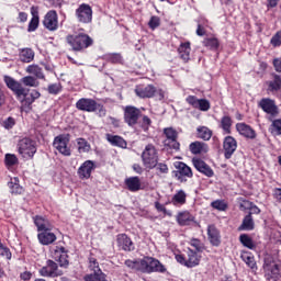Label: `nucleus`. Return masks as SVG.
Masks as SVG:
<instances>
[{"mask_svg":"<svg viewBox=\"0 0 281 281\" xmlns=\"http://www.w3.org/2000/svg\"><path fill=\"white\" fill-rule=\"evenodd\" d=\"M21 280L27 281L32 280V272L30 271H24L20 274Z\"/></svg>","mask_w":281,"mask_h":281,"instance_id":"63","label":"nucleus"},{"mask_svg":"<svg viewBox=\"0 0 281 281\" xmlns=\"http://www.w3.org/2000/svg\"><path fill=\"white\" fill-rule=\"evenodd\" d=\"M142 273H166V267L156 258L145 257L140 259Z\"/></svg>","mask_w":281,"mask_h":281,"instance_id":"3","label":"nucleus"},{"mask_svg":"<svg viewBox=\"0 0 281 281\" xmlns=\"http://www.w3.org/2000/svg\"><path fill=\"white\" fill-rule=\"evenodd\" d=\"M256 227V224L254 222V216H251V213H248L243 222L241 225L238 227L239 232H252V229Z\"/></svg>","mask_w":281,"mask_h":281,"instance_id":"33","label":"nucleus"},{"mask_svg":"<svg viewBox=\"0 0 281 281\" xmlns=\"http://www.w3.org/2000/svg\"><path fill=\"white\" fill-rule=\"evenodd\" d=\"M77 144L79 153H89V150H91V145L85 138H78Z\"/></svg>","mask_w":281,"mask_h":281,"instance_id":"44","label":"nucleus"},{"mask_svg":"<svg viewBox=\"0 0 281 281\" xmlns=\"http://www.w3.org/2000/svg\"><path fill=\"white\" fill-rule=\"evenodd\" d=\"M207 236L211 245L213 247H218L221 245V233L218 232V228L214 225H209L207 227Z\"/></svg>","mask_w":281,"mask_h":281,"instance_id":"26","label":"nucleus"},{"mask_svg":"<svg viewBox=\"0 0 281 281\" xmlns=\"http://www.w3.org/2000/svg\"><path fill=\"white\" fill-rule=\"evenodd\" d=\"M196 35L198 36H205V29L201 24H198Z\"/></svg>","mask_w":281,"mask_h":281,"instance_id":"64","label":"nucleus"},{"mask_svg":"<svg viewBox=\"0 0 281 281\" xmlns=\"http://www.w3.org/2000/svg\"><path fill=\"white\" fill-rule=\"evenodd\" d=\"M223 148L225 159H232L236 148H238V142L233 136H226L223 142Z\"/></svg>","mask_w":281,"mask_h":281,"instance_id":"16","label":"nucleus"},{"mask_svg":"<svg viewBox=\"0 0 281 281\" xmlns=\"http://www.w3.org/2000/svg\"><path fill=\"white\" fill-rule=\"evenodd\" d=\"M66 43L71 46L72 52H83L93 45V38L86 33H76L67 35Z\"/></svg>","mask_w":281,"mask_h":281,"instance_id":"2","label":"nucleus"},{"mask_svg":"<svg viewBox=\"0 0 281 281\" xmlns=\"http://www.w3.org/2000/svg\"><path fill=\"white\" fill-rule=\"evenodd\" d=\"M192 164H193L195 170H198V172H201L205 177L210 178V177H212L214 175V170L212 169V167H210V165L204 162L203 159H201V158H193L192 159Z\"/></svg>","mask_w":281,"mask_h":281,"instance_id":"20","label":"nucleus"},{"mask_svg":"<svg viewBox=\"0 0 281 281\" xmlns=\"http://www.w3.org/2000/svg\"><path fill=\"white\" fill-rule=\"evenodd\" d=\"M148 25H149L150 30H157V27H159V25H161V20L159 19V16L154 15L150 18Z\"/></svg>","mask_w":281,"mask_h":281,"instance_id":"54","label":"nucleus"},{"mask_svg":"<svg viewBox=\"0 0 281 281\" xmlns=\"http://www.w3.org/2000/svg\"><path fill=\"white\" fill-rule=\"evenodd\" d=\"M154 205L157 212H162L165 216H172V212L168 211V209H166V205L159 203V201H156Z\"/></svg>","mask_w":281,"mask_h":281,"instance_id":"52","label":"nucleus"},{"mask_svg":"<svg viewBox=\"0 0 281 281\" xmlns=\"http://www.w3.org/2000/svg\"><path fill=\"white\" fill-rule=\"evenodd\" d=\"M190 52H192V48L190 47V42L182 43L178 48V54L184 63H188V60H190Z\"/></svg>","mask_w":281,"mask_h":281,"instance_id":"36","label":"nucleus"},{"mask_svg":"<svg viewBox=\"0 0 281 281\" xmlns=\"http://www.w3.org/2000/svg\"><path fill=\"white\" fill-rule=\"evenodd\" d=\"M273 47H280L281 45V31L277 32L276 35L270 41Z\"/></svg>","mask_w":281,"mask_h":281,"instance_id":"59","label":"nucleus"},{"mask_svg":"<svg viewBox=\"0 0 281 281\" xmlns=\"http://www.w3.org/2000/svg\"><path fill=\"white\" fill-rule=\"evenodd\" d=\"M21 81L25 87H38V81L32 76H26Z\"/></svg>","mask_w":281,"mask_h":281,"instance_id":"51","label":"nucleus"},{"mask_svg":"<svg viewBox=\"0 0 281 281\" xmlns=\"http://www.w3.org/2000/svg\"><path fill=\"white\" fill-rule=\"evenodd\" d=\"M186 100L193 109H199V111H210V101H207V99H199L195 95H189Z\"/></svg>","mask_w":281,"mask_h":281,"instance_id":"19","label":"nucleus"},{"mask_svg":"<svg viewBox=\"0 0 281 281\" xmlns=\"http://www.w3.org/2000/svg\"><path fill=\"white\" fill-rule=\"evenodd\" d=\"M142 161L147 170H153L155 166H157V162L159 161V154L155 145L148 144L145 146V149L142 153Z\"/></svg>","mask_w":281,"mask_h":281,"instance_id":"4","label":"nucleus"},{"mask_svg":"<svg viewBox=\"0 0 281 281\" xmlns=\"http://www.w3.org/2000/svg\"><path fill=\"white\" fill-rule=\"evenodd\" d=\"M190 245H191V247L195 248L194 251H196L198 254L203 251V243H201L199 239H196V238L191 239Z\"/></svg>","mask_w":281,"mask_h":281,"instance_id":"55","label":"nucleus"},{"mask_svg":"<svg viewBox=\"0 0 281 281\" xmlns=\"http://www.w3.org/2000/svg\"><path fill=\"white\" fill-rule=\"evenodd\" d=\"M109 60L110 63H113V64L122 63V55L117 53L111 54L109 56Z\"/></svg>","mask_w":281,"mask_h":281,"instance_id":"61","label":"nucleus"},{"mask_svg":"<svg viewBox=\"0 0 281 281\" xmlns=\"http://www.w3.org/2000/svg\"><path fill=\"white\" fill-rule=\"evenodd\" d=\"M11 194H23L25 190L21 184H19V178H11V181L8 183Z\"/></svg>","mask_w":281,"mask_h":281,"instance_id":"38","label":"nucleus"},{"mask_svg":"<svg viewBox=\"0 0 281 281\" xmlns=\"http://www.w3.org/2000/svg\"><path fill=\"white\" fill-rule=\"evenodd\" d=\"M95 106L97 101L91 98H81L76 102V109L86 113H95Z\"/></svg>","mask_w":281,"mask_h":281,"instance_id":"18","label":"nucleus"},{"mask_svg":"<svg viewBox=\"0 0 281 281\" xmlns=\"http://www.w3.org/2000/svg\"><path fill=\"white\" fill-rule=\"evenodd\" d=\"M139 115H142V111L133 105H127L124 109V120L125 124L128 126H135L137 121L139 120Z\"/></svg>","mask_w":281,"mask_h":281,"instance_id":"13","label":"nucleus"},{"mask_svg":"<svg viewBox=\"0 0 281 281\" xmlns=\"http://www.w3.org/2000/svg\"><path fill=\"white\" fill-rule=\"evenodd\" d=\"M271 80L267 82L269 91H280L281 89V77L280 75L272 72Z\"/></svg>","mask_w":281,"mask_h":281,"instance_id":"37","label":"nucleus"},{"mask_svg":"<svg viewBox=\"0 0 281 281\" xmlns=\"http://www.w3.org/2000/svg\"><path fill=\"white\" fill-rule=\"evenodd\" d=\"M204 45H205V47H210L211 49L216 50V49H218L220 43L216 37H210V38L204 40Z\"/></svg>","mask_w":281,"mask_h":281,"instance_id":"47","label":"nucleus"},{"mask_svg":"<svg viewBox=\"0 0 281 281\" xmlns=\"http://www.w3.org/2000/svg\"><path fill=\"white\" fill-rule=\"evenodd\" d=\"M241 260H244V262L247 265V267H249L250 269H258V266L256 265V259L254 258V255H251L250 252H244L241 254Z\"/></svg>","mask_w":281,"mask_h":281,"instance_id":"41","label":"nucleus"},{"mask_svg":"<svg viewBox=\"0 0 281 281\" xmlns=\"http://www.w3.org/2000/svg\"><path fill=\"white\" fill-rule=\"evenodd\" d=\"M33 221L35 223V226L37 227V232H45L47 229H54V225H52V223L49 222V220L41 216V215H36L35 217H33Z\"/></svg>","mask_w":281,"mask_h":281,"instance_id":"27","label":"nucleus"},{"mask_svg":"<svg viewBox=\"0 0 281 281\" xmlns=\"http://www.w3.org/2000/svg\"><path fill=\"white\" fill-rule=\"evenodd\" d=\"M236 131L247 139H256V131L245 123H237Z\"/></svg>","mask_w":281,"mask_h":281,"instance_id":"25","label":"nucleus"},{"mask_svg":"<svg viewBox=\"0 0 281 281\" xmlns=\"http://www.w3.org/2000/svg\"><path fill=\"white\" fill-rule=\"evenodd\" d=\"M31 14L32 19L29 23L27 32H36L40 24L38 7H31Z\"/></svg>","mask_w":281,"mask_h":281,"instance_id":"30","label":"nucleus"},{"mask_svg":"<svg viewBox=\"0 0 281 281\" xmlns=\"http://www.w3.org/2000/svg\"><path fill=\"white\" fill-rule=\"evenodd\" d=\"M125 186L130 192H139V190H142V181L139 180V177L125 179Z\"/></svg>","mask_w":281,"mask_h":281,"instance_id":"34","label":"nucleus"},{"mask_svg":"<svg viewBox=\"0 0 281 281\" xmlns=\"http://www.w3.org/2000/svg\"><path fill=\"white\" fill-rule=\"evenodd\" d=\"M42 23L48 32H56L58 30V13L56 10L48 11Z\"/></svg>","mask_w":281,"mask_h":281,"instance_id":"14","label":"nucleus"},{"mask_svg":"<svg viewBox=\"0 0 281 281\" xmlns=\"http://www.w3.org/2000/svg\"><path fill=\"white\" fill-rule=\"evenodd\" d=\"M105 139L111 144V146H116L119 148H126V146H128L126 140L119 135L106 134Z\"/></svg>","mask_w":281,"mask_h":281,"instance_id":"31","label":"nucleus"},{"mask_svg":"<svg viewBox=\"0 0 281 281\" xmlns=\"http://www.w3.org/2000/svg\"><path fill=\"white\" fill-rule=\"evenodd\" d=\"M26 74L35 76L38 80H45V74H43V68H41L38 65L27 66Z\"/></svg>","mask_w":281,"mask_h":281,"instance_id":"39","label":"nucleus"},{"mask_svg":"<svg viewBox=\"0 0 281 281\" xmlns=\"http://www.w3.org/2000/svg\"><path fill=\"white\" fill-rule=\"evenodd\" d=\"M95 169V165L92 160H86L78 169V175L80 179H89L91 172Z\"/></svg>","mask_w":281,"mask_h":281,"instance_id":"23","label":"nucleus"},{"mask_svg":"<svg viewBox=\"0 0 281 281\" xmlns=\"http://www.w3.org/2000/svg\"><path fill=\"white\" fill-rule=\"evenodd\" d=\"M117 246L123 249V251H134L135 244L133 240L130 239L128 235L126 234H119L116 237Z\"/></svg>","mask_w":281,"mask_h":281,"instance_id":"22","label":"nucleus"},{"mask_svg":"<svg viewBox=\"0 0 281 281\" xmlns=\"http://www.w3.org/2000/svg\"><path fill=\"white\" fill-rule=\"evenodd\" d=\"M176 220L178 225H180L181 227H186L187 225H190L192 222H194V216H192L190 212L183 211L178 213Z\"/></svg>","mask_w":281,"mask_h":281,"instance_id":"32","label":"nucleus"},{"mask_svg":"<svg viewBox=\"0 0 281 281\" xmlns=\"http://www.w3.org/2000/svg\"><path fill=\"white\" fill-rule=\"evenodd\" d=\"M134 91L138 98H153L157 93V88L153 85L136 86Z\"/></svg>","mask_w":281,"mask_h":281,"instance_id":"21","label":"nucleus"},{"mask_svg":"<svg viewBox=\"0 0 281 281\" xmlns=\"http://www.w3.org/2000/svg\"><path fill=\"white\" fill-rule=\"evenodd\" d=\"M18 150L24 159H32L36 155V142L32 138H22L18 144Z\"/></svg>","mask_w":281,"mask_h":281,"instance_id":"5","label":"nucleus"},{"mask_svg":"<svg viewBox=\"0 0 281 281\" xmlns=\"http://www.w3.org/2000/svg\"><path fill=\"white\" fill-rule=\"evenodd\" d=\"M54 148L60 153V155H64L65 157L71 156V149L69 148V136L61 134L55 137L53 142Z\"/></svg>","mask_w":281,"mask_h":281,"instance_id":"11","label":"nucleus"},{"mask_svg":"<svg viewBox=\"0 0 281 281\" xmlns=\"http://www.w3.org/2000/svg\"><path fill=\"white\" fill-rule=\"evenodd\" d=\"M4 161H5L7 166H14V165H16V161H19V159L16 158L15 155L7 154Z\"/></svg>","mask_w":281,"mask_h":281,"instance_id":"56","label":"nucleus"},{"mask_svg":"<svg viewBox=\"0 0 281 281\" xmlns=\"http://www.w3.org/2000/svg\"><path fill=\"white\" fill-rule=\"evenodd\" d=\"M4 82L8 89L13 91L16 100L21 102V111H24V113H30V111H32V104H34V102L41 98V92H38V90H32L30 92V89L23 87V85L10 76H4Z\"/></svg>","mask_w":281,"mask_h":281,"instance_id":"1","label":"nucleus"},{"mask_svg":"<svg viewBox=\"0 0 281 281\" xmlns=\"http://www.w3.org/2000/svg\"><path fill=\"white\" fill-rule=\"evenodd\" d=\"M221 127L225 133H232V117L223 116L221 120Z\"/></svg>","mask_w":281,"mask_h":281,"instance_id":"45","label":"nucleus"},{"mask_svg":"<svg viewBox=\"0 0 281 281\" xmlns=\"http://www.w3.org/2000/svg\"><path fill=\"white\" fill-rule=\"evenodd\" d=\"M211 207L218 210L220 212H225V210H227V203L223 200H216L211 203Z\"/></svg>","mask_w":281,"mask_h":281,"instance_id":"48","label":"nucleus"},{"mask_svg":"<svg viewBox=\"0 0 281 281\" xmlns=\"http://www.w3.org/2000/svg\"><path fill=\"white\" fill-rule=\"evenodd\" d=\"M37 238L41 245H53V243H56V234H54L52 229L40 232Z\"/></svg>","mask_w":281,"mask_h":281,"instance_id":"24","label":"nucleus"},{"mask_svg":"<svg viewBox=\"0 0 281 281\" xmlns=\"http://www.w3.org/2000/svg\"><path fill=\"white\" fill-rule=\"evenodd\" d=\"M259 106L265 113H267V120L269 122H273V117H277V115L280 113L278 105H276V101L269 98L261 99L259 101Z\"/></svg>","mask_w":281,"mask_h":281,"instance_id":"9","label":"nucleus"},{"mask_svg":"<svg viewBox=\"0 0 281 281\" xmlns=\"http://www.w3.org/2000/svg\"><path fill=\"white\" fill-rule=\"evenodd\" d=\"M272 65L278 74H281V59L274 58Z\"/></svg>","mask_w":281,"mask_h":281,"instance_id":"62","label":"nucleus"},{"mask_svg":"<svg viewBox=\"0 0 281 281\" xmlns=\"http://www.w3.org/2000/svg\"><path fill=\"white\" fill-rule=\"evenodd\" d=\"M89 269L90 271H93V273H100L102 269H100V263H98V260L93 257L89 258Z\"/></svg>","mask_w":281,"mask_h":281,"instance_id":"49","label":"nucleus"},{"mask_svg":"<svg viewBox=\"0 0 281 281\" xmlns=\"http://www.w3.org/2000/svg\"><path fill=\"white\" fill-rule=\"evenodd\" d=\"M187 199H188V194H186V191L179 190L171 198V204L175 205L176 207H180V205H186Z\"/></svg>","mask_w":281,"mask_h":281,"instance_id":"35","label":"nucleus"},{"mask_svg":"<svg viewBox=\"0 0 281 281\" xmlns=\"http://www.w3.org/2000/svg\"><path fill=\"white\" fill-rule=\"evenodd\" d=\"M42 278H60L63 276V270L58 269V263L56 261L48 259L46 266L42 267L38 270Z\"/></svg>","mask_w":281,"mask_h":281,"instance_id":"10","label":"nucleus"},{"mask_svg":"<svg viewBox=\"0 0 281 281\" xmlns=\"http://www.w3.org/2000/svg\"><path fill=\"white\" fill-rule=\"evenodd\" d=\"M140 262H142V259L134 260V261L131 259L125 260V265L128 267V269H135L136 271H142Z\"/></svg>","mask_w":281,"mask_h":281,"instance_id":"50","label":"nucleus"},{"mask_svg":"<svg viewBox=\"0 0 281 281\" xmlns=\"http://www.w3.org/2000/svg\"><path fill=\"white\" fill-rule=\"evenodd\" d=\"M160 175H168V165L164 162H156V166L154 167Z\"/></svg>","mask_w":281,"mask_h":281,"instance_id":"57","label":"nucleus"},{"mask_svg":"<svg viewBox=\"0 0 281 281\" xmlns=\"http://www.w3.org/2000/svg\"><path fill=\"white\" fill-rule=\"evenodd\" d=\"M76 16L79 23H91L93 21V10L91 5L82 3L76 10Z\"/></svg>","mask_w":281,"mask_h":281,"instance_id":"12","label":"nucleus"},{"mask_svg":"<svg viewBox=\"0 0 281 281\" xmlns=\"http://www.w3.org/2000/svg\"><path fill=\"white\" fill-rule=\"evenodd\" d=\"M271 125L269 127V133H271V135H273L274 137H278L281 135V119H277L274 120L272 117Z\"/></svg>","mask_w":281,"mask_h":281,"instance_id":"40","label":"nucleus"},{"mask_svg":"<svg viewBox=\"0 0 281 281\" xmlns=\"http://www.w3.org/2000/svg\"><path fill=\"white\" fill-rule=\"evenodd\" d=\"M16 124V121L14 120V117L9 116L8 119H5L2 122V126L3 128H5L7 131H10L11 128H14V125Z\"/></svg>","mask_w":281,"mask_h":281,"instance_id":"53","label":"nucleus"},{"mask_svg":"<svg viewBox=\"0 0 281 281\" xmlns=\"http://www.w3.org/2000/svg\"><path fill=\"white\" fill-rule=\"evenodd\" d=\"M176 260L177 262L183 265L184 267H188L189 269L199 266V262H201L199 252L192 250V248H188L187 257H184L183 255H176Z\"/></svg>","mask_w":281,"mask_h":281,"instance_id":"7","label":"nucleus"},{"mask_svg":"<svg viewBox=\"0 0 281 281\" xmlns=\"http://www.w3.org/2000/svg\"><path fill=\"white\" fill-rule=\"evenodd\" d=\"M176 168H177L176 178L178 179V181H180L181 183H186L188 179H192L193 177L192 168L186 165V162H178L176 165ZM186 177L188 179H186Z\"/></svg>","mask_w":281,"mask_h":281,"instance_id":"15","label":"nucleus"},{"mask_svg":"<svg viewBox=\"0 0 281 281\" xmlns=\"http://www.w3.org/2000/svg\"><path fill=\"white\" fill-rule=\"evenodd\" d=\"M53 257L63 269H67V267H69V255H67V249H65V247H56L53 252Z\"/></svg>","mask_w":281,"mask_h":281,"instance_id":"17","label":"nucleus"},{"mask_svg":"<svg viewBox=\"0 0 281 281\" xmlns=\"http://www.w3.org/2000/svg\"><path fill=\"white\" fill-rule=\"evenodd\" d=\"M239 241L241 243V245L244 247H247V249H255L256 248V244L254 243V239H251V237H249V235L247 234H243L239 236Z\"/></svg>","mask_w":281,"mask_h":281,"instance_id":"43","label":"nucleus"},{"mask_svg":"<svg viewBox=\"0 0 281 281\" xmlns=\"http://www.w3.org/2000/svg\"><path fill=\"white\" fill-rule=\"evenodd\" d=\"M36 54L34 53V49L30 47L25 48H19V60L20 63H32L34 60V57Z\"/></svg>","mask_w":281,"mask_h":281,"instance_id":"28","label":"nucleus"},{"mask_svg":"<svg viewBox=\"0 0 281 281\" xmlns=\"http://www.w3.org/2000/svg\"><path fill=\"white\" fill-rule=\"evenodd\" d=\"M47 91L48 93H50V95H58V93L63 91V86L60 85V82L50 83L47 88Z\"/></svg>","mask_w":281,"mask_h":281,"instance_id":"46","label":"nucleus"},{"mask_svg":"<svg viewBox=\"0 0 281 281\" xmlns=\"http://www.w3.org/2000/svg\"><path fill=\"white\" fill-rule=\"evenodd\" d=\"M263 271L267 281H278L281 278V267L276 261L266 260Z\"/></svg>","mask_w":281,"mask_h":281,"instance_id":"8","label":"nucleus"},{"mask_svg":"<svg viewBox=\"0 0 281 281\" xmlns=\"http://www.w3.org/2000/svg\"><path fill=\"white\" fill-rule=\"evenodd\" d=\"M165 139L162 142L165 148H170V150H179L181 144H179V133L172 127H166L164 130Z\"/></svg>","mask_w":281,"mask_h":281,"instance_id":"6","label":"nucleus"},{"mask_svg":"<svg viewBox=\"0 0 281 281\" xmlns=\"http://www.w3.org/2000/svg\"><path fill=\"white\" fill-rule=\"evenodd\" d=\"M0 256H3L7 258V260H10L12 258V252H10V248L2 246L0 247Z\"/></svg>","mask_w":281,"mask_h":281,"instance_id":"60","label":"nucleus"},{"mask_svg":"<svg viewBox=\"0 0 281 281\" xmlns=\"http://www.w3.org/2000/svg\"><path fill=\"white\" fill-rule=\"evenodd\" d=\"M95 111L99 117H106V108H104L103 104L98 103V101L95 105Z\"/></svg>","mask_w":281,"mask_h":281,"instance_id":"58","label":"nucleus"},{"mask_svg":"<svg viewBox=\"0 0 281 281\" xmlns=\"http://www.w3.org/2000/svg\"><path fill=\"white\" fill-rule=\"evenodd\" d=\"M198 137L204 142H210L212 139V130L205 126L198 127Z\"/></svg>","mask_w":281,"mask_h":281,"instance_id":"42","label":"nucleus"},{"mask_svg":"<svg viewBox=\"0 0 281 281\" xmlns=\"http://www.w3.org/2000/svg\"><path fill=\"white\" fill-rule=\"evenodd\" d=\"M189 148L192 155H203L210 150V147L207 146V144L199 140L191 143L189 145Z\"/></svg>","mask_w":281,"mask_h":281,"instance_id":"29","label":"nucleus"}]
</instances>
